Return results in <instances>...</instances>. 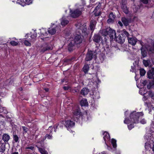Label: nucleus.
<instances>
[{"instance_id":"57","label":"nucleus","mask_w":154,"mask_h":154,"mask_svg":"<svg viewBox=\"0 0 154 154\" xmlns=\"http://www.w3.org/2000/svg\"><path fill=\"white\" fill-rule=\"evenodd\" d=\"M102 154H108L107 153V152H106L105 151H103L101 152Z\"/></svg>"},{"instance_id":"37","label":"nucleus","mask_w":154,"mask_h":154,"mask_svg":"<svg viewBox=\"0 0 154 154\" xmlns=\"http://www.w3.org/2000/svg\"><path fill=\"white\" fill-rule=\"evenodd\" d=\"M24 44L26 46H30L31 44L28 41L25 40L24 42Z\"/></svg>"},{"instance_id":"43","label":"nucleus","mask_w":154,"mask_h":154,"mask_svg":"<svg viewBox=\"0 0 154 154\" xmlns=\"http://www.w3.org/2000/svg\"><path fill=\"white\" fill-rule=\"evenodd\" d=\"M143 63L144 66L147 67L149 65V62L146 60H143Z\"/></svg>"},{"instance_id":"40","label":"nucleus","mask_w":154,"mask_h":154,"mask_svg":"<svg viewBox=\"0 0 154 154\" xmlns=\"http://www.w3.org/2000/svg\"><path fill=\"white\" fill-rule=\"evenodd\" d=\"M94 13V14L95 15V16L96 17H98L101 14V13L100 11L97 12V11H95L94 12H93Z\"/></svg>"},{"instance_id":"29","label":"nucleus","mask_w":154,"mask_h":154,"mask_svg":"<svg viewBox=\"0 0 154 154\" xmlns=\"http://www.w3.org/2000/svg\"><path fill=\"white\" fill-rule=\"evenodd\" d=\"M146 73V71L143 69H140V74L141 76H144Z\"/></svg>"},{"instance_id":"52","label":"nucleus","mask_w":154,"mask_h":154,"mask_svg":"<svg viewBox=\"0 0 154 154\" xmlns=\"http://www.w3.org/2000/svg\"><path fill=\"white\" fill-rule=\"evenodd\" d=\"M144 4H146L148 3V0H140Z\"/></svg>"},{"instance_id":"21","label":"nucleus","mask_w":154,"mask_h":154,"mask_svg":"<svg viewBox=\"0 0 154 154\" xmlns=\"http://www.w3.org/2000/svg\"><path fill=\"white\" fill-rule=\"evenodd\" d=\"M14 2H16L17 3H18L21 6H24L26 5L25 0H17L14 1Z\"/></svg>"},{"instance_id":"13","label":"nucleus","mask_w":154,"mask_h":154,"mask_svg":"<svg viewBox=\"0 0 154 154\" xmlns=\"http://www.w3.org/2000/svg\"><path fill=\"white\" fill-rule=\"evenodd\" d=\"M74 122L70 120H67L65 122V126L67 128L72 127L74 126Z\"/></svg>"},{"instance_id":"7","label":"nucleus","mask_w":154,"mask_h":154,"mask_svg":"<svg viewBox=\"0 0 154 154\" xmlns=\"http://www.w3.org/2000/svg\"><path fill=\"white\" fill-rule=\"evenodd\" d=\"M121 4V8L123 10V12L125 14H128L129 13V11L128 10V8L126 6V0H122Z\"/></svg>"},{"instance_id":"1","label":"nucleus","mask_w":154,"mask_h":154,"mask_svg":"<svg viewBox=\"0 0 154 154\" xmlns=\"http://www.w3.org/2000/svg\"><path fill=\"white\" fill-rule=\"evenodd\" d=\"M86 28H84L82 30L81 29H78L75 35L73 41L77 45L80 44L82 43L83 41V35L85 36L88 35L86 31Z\"/></svg>"},{"instance_id":"27","label":"nucleus","mask_w":154,"mask_h":154,"mask_svg":"<svg viewBox=\"0 0 154 154\" xmlns=\"http://www.w3.org/2000/svg\"><path fill=\"white\" fill-rule=\"evenodd\" d=\"M89 69V66L88 65H85L83 67V70L85 73H86L88 72Z\"/></svg>"},{"instance_id":"18","label":"nucleus","mask_w":154,"mask_h":154,"mask_svg":"<svg viewBox=\"0 0 154 154\" xmlns=\"http://www.w3.org/2000/svg\"><path fill=\"white\" fill-rule=\"evenodd\" d=\"M140 44L142 46L141 48L142 57L144 58L146 56L147 52L146 50L143 47V45L142 43V42H140Z\"/></svg>"},{"instance_id":"33","label":"nucleus","mask_w":154,"mask_h":154,"mask_svg":"<svg viewBox=\"0 0 154 154\" xmlns=\"http://www.w3.org/2000/svg\"><path fill=\"white\" fill-rule=\"evenodd\" d=\"M13 139L15 142H17L19 140V137L16 135H13Z\"/></svg>"},{"instance_id":"54","label":"nucleus","mask_w":154,"mask_h":154,"mask_svg":"<svg viewBox=\"0 0 154 154\" xmlns=\"http://www.w3.org/2000/svg\"><path fill=\"white\" fill-rule=\"evenodd\" d=\"M124 123L125 124H128V120L126 119L124 121Z\"/></svg>"},{"instance_id":"32","label":"nucleus","mask_w":154,"mask_h":154,"mask_svg":"<svg viewBox=\"0 0 154 154\" xmlns=\"http://www.w3.org/2000/svg\"><path fill=\"white\" fill-rule=\"evenodd\" d=\"M101 6V4L100 3H98V5L95 8L94 11L93 12H94L95 11H97L99 10L100 8V7Z\"/></svg>"},{"instance_id":"48","label":"nucleus","mask_w":154,"mask_h":154,"mask_svg":"<svg viewBox=\"0 0 154 154\" xmlns=\"http://www.w3.org/2000/svg\"><path fill=\"white\" fill-rule=\"evenodd\" d=\"M63 88L64 90L66 91L69 90L70 88L69 86H66L63 87Z\"/></svg>"},{"instance_id":"24","label":"nucleus","mask_w":154,"mask_h":154,"mask_svg":"<svg viewBox=\"0 0 154 154\" xmlns=\"http://www.w3.org/2000/svg\"><path fill=\"white\" fill-rule=\"evenodd\" d=\"M36 146L38 149V150L42 154H48V152L45 149L40 148L37 146Z\"/></svg>"},{"instance_id":"23","label":"nucleus","mask_w":154,"mask_h":154,"mask_svg":"<svg viewBox=\"0 0 154 154\" xmlns=\"http://www.w3.org/2000/svg\"><path fill=\"white\" fill-rule=\"evenodd\" d=\"M96 21L94 20H91L90 22V28L91 30H93L94 29Z\"/></svg>"},{"instance_id":"59","label":"nucleus","mask_w":154,"mask_h":154,"mask_svg":"<svg viewBox=\"0 0 154 154\" xmlns=\"http://www.w3.org/2000/svg\"><path fill=\"white\" fill-rule=\"evenodd\" d=\"M152 150L153 151V152H154V143H153V146L152 147Z\"/></svg>"},{"instance_id":"64","label":"nucleus","mask_w":154,"mask_h":154,"mask_svg":"<svg viewBox=\"0 0 154 154\" xmlns=\"http://www.w3.org/2000/svg\"><path fill=\"white\" fill-rule=\"evenodd\" d=\"M64 79H63V80H62V82H64Z\"/></svg>"},{"instance_id":"4","label":"nucleus","mask_w":154,"mask_h":154,"mask_svg":"<svg viewBox=\"0 0 154 154\" xmlns=\"http://www.w3.org/2000/svg\"><path fill=\"white\" fill-rule=\"evenodd\" d=\"M82 9H83V7L81 8V10H80V8L77 9L73 11H71L70 10V13L71 16L73 18H76L79 17L81 14Z\"/></svg>"},{"instance_id":"14","label":"nucleus","mask_w":154,"mask_h":154,"mask_svg":"<svg viewBox=\"0 0 154 154\" xmlns=\"http://www.w3.org/2000/svg\"><path fill=\"white\" fill-rule=\"evenodd\" d=\"M73 114L74 116V120L75 121H76V119L77 120L78 118V117H76V116H79L81 115L80 110L79 109H77L76 110L74 111Z\"/></svg>"},{"instance_id":"8","label":"nucleus","mask_w":154,"mask_h":154,"mask_svg":"<svg viewBox=\"0 0 154 154\" xmlns=\"http://www.w3.org/2000/svg\"><path fill=\"white\" fill-rule=\"evenodd\" d=\"M148 78L149 79H152V85H154V68H152L147 73Z\"/></svg>"},{"instance_id":"2","label":"nucleus","mask_w":154,"mask_h":154,"mask_svg":"<svg viewBox=\"0 0 154 154\" xmlns=\"http://www.w3.org/2000/svg\"><path fill=\"white\" fill-rule=\"evenodd\" d=\"M143 114L142 112H133L131 114L130 117L132 122L134 123H138L140 117L143 116Z\"/></svg>"},{"instance_id":"26","label":"nucleus","mask_w":154,"mask_h":154,"mask_svg":"<svg viewBox=\"0 0 154 154\" xmlns=\"http://www.w3.org/2000/svg\"><path fill=\"white\" fill-rule=\"evenodd\" d=\"M109 27L105 29H103L102 31V34L105 36H106L108 34Z\"/></svg>"},{"instance_id":"5","label":"nucleus","mask_w":154,"mask_h":154,"mask_svg":"<svg viewBox=\"0 0 154 154\" xmlns=\"http://www.w3.org/2000/svg\"><path fill=\"white\" fill-rule=\"evenodd\" d=\"M96 55L95 52L91 51H89L86 55L85 60L86 61H89L91 60L93 58H96Z\"/></svg>"},{"instance_id":"36","label":"nucleus","mask_w":154,"mask_h":154,"mask_svg":"<svg viewBox=\"0 0 154 154\" xmlns=\"http://www.w3.org/2000/svg\"><path fill=\"white\" fill-rule=\"evenodd\" d=\"M34 146H28L25 147V149H29L32 150H33L34 149Z\"/></svg>"},{"instance_id":"47","label":"nucleus","mask_w":154,"mask_h":154,"mask_svg":"<svg viewBox=\"0 0 154 154\" xmlns=\"http://www.w3.org/2000/svg\"><path fill=\"white\" fill-rule=\"evenodd\" d=\"M134 127L133 124H130L128 126V127L129 130H131Z\"/></svg>"},{"instance_id":"56","label":"nucleus","mask_w":154,"mask_h":154,"mask_svg":"<svg viewBox=\"0 0 154 154\" xmlns=\"http://www.w3.org/2000/svg\"><path fill=\"white\" fill-rule=\"evenodd\" d=\"M44 90H45V91L46 92H48L49 91V89L48 88H45Z\"/></svg>"},{"instance_id":"46","label":"nucleus","mask_w":154,"mask_h":154,"mask_svg":"<svg viewBox=\"0 0 154 154\" xmlns=\"http://www.w3.org/2000/svg\"><path fill=\"white\" fill-rule=\"evenodd\" d=\"M131 69H130V71L132 72H134L135 70V68L134 66H131Z\"/></svg>"},{"instance_id":"6","label":"nucleus","mask_w":154,"mask_h":154,"mask_svg":"<svg viewBox=\"0 0 154 154\" xmlns=\"http://www.w3.org/2000/svg\"><path fill=\"white\" fill-rule=\"evenodd\" d=\"M116 41L121 44H122L125 41V37L123 33H121L117 36H115Z\"/></svg>"},{"instance_id":"20","label":"nucleus","mask_w":154,"mask_h":154,"mask_svg":"<svg viewBox=\"0 0 154 154\" xmlns=\"http://www.w3.org/2000/svg\"><path fill=\"white\" fill-rule=\"evenodd\" d=\"M57 28V27L49 28L48 31L49 33L52 35L55 34L56 32Z\"/></svg>"},{"instance_id":"51","label":"nucleus","mask_w":154,"mask_h":154,"mask_svg":"<svg viewBox=\"0 0 154 154\" xmlns=\"http://www.w3.org/2000/svg\"><path fill=\"white\" fill-rule=\"evenodd\" d=\"M57 126H54L53 127V128H52V130L53 129V128L54 130V131L56 132V129L57 128ZM52 131H53L52 130H51V131L50 130V132L51 133L52 132Z\"/></svg>"},{"instance_id":"45","label":"nucleus","mask_w":154,"mask_h":154,"mask_svg":"<svg viewBox=\"0 0 154 154\" xmlns=\"http://www.w3.org/2000/svg\"><path fill=\"white\" fill-rule=\"evenodd\" d=\"M140 122L142 124H144L146 123V121L145 119H143L140 120Z\"/></svg>"},{"instance_id":"50","label":"nucleus","mask_w":154,"mask_h":154,"mask_svg":"<svg viewBox=\"0 0 154 154\" xmlns=\"http://www.w3.org/2000/svg\"><path fill=\"white\" fill-rule=\"evenodd\" d=\"M42 39L44 40V41H47L49 40V38L48 37H46L45 38H42Z\"/></svg>"},{"instance_id":"63","label":"nucleus","mask_w":154,"mask_h":154,"mask_svg":"<svg viewBox=\"0 0 154 154\" xmlns=\"http://www.w3.org/2000/svg\"><path fill=\"white\" fill-rule=\"evenodd\" d=\"M52 128V127L51 126H50L49 127V128H48V130H50V129H51V128Z\"/></svg>"},{"instance_id":"53","label":"nucleus","mask_w":154,"mask_h":154,"mask_svg":"<svg viewBox=\"0 0 154 154\" xmlns=\"http://www.w3.org/2000/svg\"><path fill=\"white\" fill-rule=\"evenodd\" d=\"M72 92L74 93H77L78 92H79V90L76 89H75L72 90Z\"/></svg>"},{"instance_id":"41","label":"nucleus","mask_w":154,"mask_h":154,"mask_svg":"<svg viewBox=\"0 0 154 154\" xmlns=\"http://www.w3.org/2000/svg\"><path fill=\"white\" fill-rule=\"evenodd\" d=\"M114 20L109 18V19L107 20V23L109 24L112 23L114 22Z\"/></svg>"},{"instance_id":"60","label":"nucleus","mask_w":154,"mask_h":154,"mask_svg":"<svg viewBox=\"0 0 154 154\" xmlns=\"http://www.w3.org/2000/svg\"><path fill=\"white\" fill-rule=\"evenodd\" d=\"M146 82H147L146 81V80L144 81L143 82V84H144V85H145L146 84Z\"/></svg>"},{"instance_id":"42","label":"nucleus","mask_w":154,"mask_h":154,"mask_svg":"<svg viewBox=\"0 0 154 154\" xmlns=\"http://www.w3.org/2000/svg\"><path fill=\"white\" fill-rule=\"evenodd\" d=\"M22 128L23 129V133H26L28 131V129L25 126H22Z\"/></svg>"},{"instance_id":"12","label":"nucleus","mask_w":154,"mask_h":154,"mask_svg":"<svg viewBox=\"0 0 154 154\" xmlns=\"http://www.w3.org/2000/svg\"><path fill=\"white\" fill-rule=\"evenodd\" d=\"M75 44H76L73 40L70 41L68 45V50L71 51L74 50L75 48Z\"/></svg>"},{"instance_id":"62","label":"nucleus","mask_w":154,"mask_h":154,"mask_svg":"<svg viewBox=\"0 0 154 154\" xmlns=\"http://www.w3.org/2000/svg\"><path fill=\"white\" fill-rule=\"evenodd\" d=\"M12 154H18V152H15L12 153Z\"/></svg>"},{"instance_id":"19","label":"nucleus","mask_w":154,"mask_h":154,"mask_svg":"<svg viewBox=\"0 0 154 154\" xmlns=\"http://www.w3.org/2000/svg\"><path fill=\"white\" fill-rule=\"evenodd\" d=\"M69 23L68 20L64 17H63L61 20V23L63 26H65Z\"/></svg>"},{"instance_id":"58","label":"nucleus","mask_w":154,"mask_h":154,"mask_svg":"<svg viewBox=\"0 0 154 154\" xmlns=\"http://www.w3.org/2000/svg\"><path fill=\"white\" fill-rule=\"evenodd\" d=\"M4 112V110L0 108V112Z\"/></svg>"},{"instance_id":"9","label":"nucleus","mask_w":154,"mask_h":154,"mask_svg":"<svg viewBox=\"0 0 154 154\" xmlns=\"http://www.w3.org/2000/svg\"><path fill=\"white\" fill-rule=\"evenodd\" d=\"M128 43L132 46H134L137 42V39L134 37L128 38Z\"/></svg>"},{"instance_id":"10","label":"nucleus","mask_w":154,"mask_h":154,"mask_svg":"<svg viewBox=\"0 0 154 154\" xmlns=\"http://www.w3.org/2000/svg\"><path fill=\"white\" fill-rule=\"evenodd\" d=\"M116 33L115 31L111 28L110 27H109L108 35L109 36L110 38L111 39H113L114 36L115 37L116 36Z\"/></svg>"},{"instance_id":"39","label":"nucleus","mask_w":154,"mask_h":154,"mask_svg":"<svg viewBox=\"0 0 154 154\" xmlns=\"http://www.w3.org/2000/svg\"><path fill=\"white\" fill-rule=\"evenodd\" d=\"M26 5H29L32 3V0H25Z\"/></svg>"},{"instance_id":"28","label":"nucleus","mask_w":154,"mask_h":154,"mask_svg":"<svg viewBox=\"0 0 154 154\" xmlns=\"http://www.w3.org/2000/svg\"><path fill=\"white\" fill-rule=\"evenodd\" d=\"M5 149V145L4 144H2L0 146V152H4Z\"/></svg>"},{"instance_id":"11","label":"nucleus","mask_w":154,"mask_h":154,"mask_svg":"<svg viewBox=\"0 0 154 154\" xmlns=\"http://www.w3.org/2000/svg\"><path fill=\"white\" fill-rule=\"evenodd\" d=\"M93 38V41L96 43H99L102 42V38L99 35H95Z\"/></svg>"},{"instance_id":"16","label":"nucleus","mask_w":154,"mask_h":154,"mask_svg":"<svg viewBox=\"0 0 154 154\" xmlns=\"http://www.w3.org/2000/svg\"><path fill=\"white\" fill-rule=\"evenodd\" d=\"M10 139V136L7 134H4L2 136V140L5 143L8 142Z\"/></svg>"},{"instance_id":"34","label":"nucleus","mask_w":154,"mask_h":154,"mask_svg":"<svg viewBox=\"0 0 154 154\" xmlns=\"http://www.w3.org/2000/svg\"><path fill=\"white\" fill-rule=\"evenodd\" d=\"M116 17L115 15L112 12L110 13L109 16V18H112L113 20H114Z\"/></svg>"},{"instance_id":"55","label":"nucleus","mask_w":154,"mask_h":154,"mask_svg":"<svg viewBox=\"0 0 154 154\" xmlns=\"http://www.w3.org/2000/svg\"><path fill=\"white\" fill-rule=\"evenodd\" d=\"M118 24L121 26H123L122 23L120 21H118Z\"/></svg>"},{"instance_id":"31","label":"nucleus","mask_w":154,"mask_h":154,"mask_svg":"<svg viewBox=\"0 0 154 154\" xmlns=\"http://www.w3.org/2000/svg\"><path fill=\"white\" fill-rule=\"evenodd\" d=\"M52 136L50 134H46L45 137V139L47 138L48 139H52Z\"/></svg>"},{"instance_id":"44","label":"nucleus","mask_w":154,"mask_h":154,"mask_svg":"<svg viewBox=\"0 0 154 154\" xmlns=\"http://www.w3.org/2000/svg\"><path fill=\"white\" fill-rule=\"evenodd\" d=\"M37 34L35 32H34L33 35H31V38H35L37 36Z\"/></svg>"},{"instance_id":"30","label":"nucleus","mask_w":154,"mask_h":154,"mask_svg":"<svg viewBox=\"0 0 154 154\" xmlns=\"http://www.w3.org/2000/svg\"><path fill=\"white\" fill-rule=\"evenodd\" d=\"M111 143L113 147L114 148H116V140L115 139H112Z\"/></svg>"},{"instance_id":"3","label":"nucleus","mask_w":154,"mask_h":154,"mask_svg":"<svg viewBox=\"0 0 154 154\" xmlns=\"http://www.w3.org/2000/svg\"><path fill=\"white\" fill-rule=\"evenodd\" d=\"M52 49V45L49 43H45L43 44L40 48L41 52L44 53L46 51L51 50Z\"/></svg>"},{"instance_id":"17","label":"nucleus","mask_w":154,"mask_h":154,"mask_svg":"<svg viewBox=\"0 0 154 154\" xmlns=\"http://www.w3.org/2000/svg\"><path fill=\"white\" fill-rule=\"evenodd\" d=\"M89 91V89L86 88H83L81 90V94L85 96L87 95Z\"/></svg>"},{"instance_id":"15","label":"nucleus","mask_w":154,"mask_h":154,"mask_svg":"<svg viewBox=\"0 0 154 154\" xmlns=\"http://www.w3.org/2000/svg\"><path fill=\"white\" fill-rule=\"evenodd\" d=\"M122 21L124 24L125 26H127L129 23L131 22V20L129 18H126L125 17H123L122 19Z\"/></svg>"},{"instance_id":"61","label":"nucleus","mask_w":154,"mask_h":154,"mask_svg":"<svg viewBox=\"0 0 154 154\" xmlns=\"http://www.w3.org/2000/svg\"><path fill=\"white\" fill-rule=\"evenodd\" d=\"M6 82H9V83L11 82V80H9V79H8L7 81H6Z\"/></svg>"},{"instance_id":"35","label":"nucleus","mask_w":154,"mask_h":154,"mask_svg":"<svg viewBox=\"0 0 154 154\" xmlns=\"http://www.w3.org/2000/svg\"><path fill=\"white\" fill-rule=\"evenodd\" d=\"M123 34L125 35L128 38H128H129V36L130 35L129 33L126 30H124L123 31Z\"/></svg>"},{"instance_id":"22","label":"nucleus","mask_w":154,"mask_h":154,"mask_svg":"<svg viewBox=\"0 0 154 154\" xmlns=\"http://www.w3.org/2000/svg\"><path fill=\"white\" fill-rule=\"evenodd\" d=\"M80 104L82 106H87L88 104L87 99H82L80 102Z\"/></svg>"},{"instance_id":"49","label":"nucleus","mask_w":154,"mask_h":154,"mask_svg":"<svg viewBox=\"0 0 154 154\" xmlns=\"http://www.w3.org/2000/svg\"><path fill=\"white\" fill-rule=\"evenodd\" d=\"M152 81L151 82H150L149 85H147V88L148 89H149L150 88L151 86L153 85H152Z\"/></svg>"},{"instance_id":"25","label":"nucleus","mask_w":154,"mask_h":154,"mask_svg":"<svg viewBox=\"0 0 154 154\" xmlns=\"http://www.w3.org/2000/svg\"><path fill=\"white\" fill-rule=\"evenodd\" d=\"M103 139L105 142L107 140H109V135L107 132H105L103 134Z\"/></svg>"},{"instance_id":"38","label":"nucleus","mask_w":154,"mask_h":154,"mask_svg":"<svg viewBox=\"0 0 154 154\" xmlns=\"http://www.w3.org/2000/svg\"><path fill=\"white\" fill-rule=\"evenodd\" d=\"M10 43L13 46H16L18 45V43L14 41H11L10 42Z\"/></svg>"}]
</instances>
